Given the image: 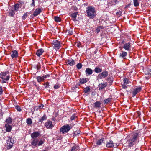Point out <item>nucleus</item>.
<instances>
[{"instance_id": "nucleus-1", "label": "nucleus", "mask_w": 151, "mask_h": 151, "mask_svg": "<svg viewBox=\"0 0 151 151\" xmlns=\"http://www.w3.org/2000/svg\"><path fill=\"white\" fill-rule=\"evenodd\" d=\"M140 136L139 133L134 132L128 135L126 139L129 147H132L137 142H138V138Z\"/></svg>"}, {"instance_id": "nucleus-2", "label": "nucleus", "mask_w": 151, "mask_h": 151, "mask_svg": "<svg viewBox=\"0 0 151 151\" xmlns=\"http://www.w3.org/2000/svg\"><path fill=\"white\" fill-rule=\"evenodd\" d=\"M87 16L93 19L96 16V12L95 9L92 6L88 7L86 10Z\"/></svg>"}, {"instance_id": "nucleus-3", "label": "nucleus", "mask_w": 151, "mask_h": 151, "mask_svg": "<svg viewBox=\"0 0 151 151\" xmlns=\"http://www.w3.org/2000/svg\"><path fill=\"white\" fill-rule=\"evenodd\" d=\"M8 72L6 71L4 72L1 73L0 74V78L2 80H0L1 83H3L7 82V81L10 78V76L8 74Z\"/></svg>"}, {"instance_id": "nucleus-4", "label": "nucleus", "mask_w": 151, "mask_h": 151, "mask_svg": "<svg viewBox=\"0 0 151 151\" xmlns=\"http://www.w3.org/2000/svg\"><path fill=\"white\" fill-rule=\"evenodd\" d=\"M14 143V138L13 137L9 136L7 137L6 140L7 148L8 149H11Z\"/></svg>"}, {"instance_id": "nucleus-5", "label": "nucleus", "mask_w": 151, "mask_h": 151, "mask_svg": "<svg viewBox=\"0 0 151 151\" xmlns=\"http://www.w3.org/2000/svg\"><path fill=\"white\" fill-rule=\"evenodd\" d=\"M72 128V127L70 126L69 124H66L60 128V131L63 134H65L69 131Z\"/></svg>"}, {"instance_id": "nucleus-6", "label": "nucleus", "mask_w": 151, "mask_h": 151, "mask_svg": "<svg viewBox=\"0 0 151 151\" xmlns=\"http://www.w3.org/2000/svg\"><path fill=\"white\" fill-rule=\"evenodd\" d=\"M53 48L56 50L59 49L61 47L60 42L58 40H54L52 43Z\"/></svg>"}, {"instance_id": "nucleus-7", "label": "nucleus", "mask_w": 151, "mask_h": 151, "mask_svg": "<svg viewBox=\"0 0 151 151\" xmlns=\"http://www.w3.org/2000/svg\"><path fill=\"white\" fill-rule=\"evenodd\" d=\"M108 75V72L106 71L103 72L99 74L98 78L99 79L104 78L106 77Z\"/></svg>"}, {"instance_id": "nucleus-8", "label": "nucleus", "mask_w": 151, "mask_h": 151, "mask_svg": "<svg viewBox=\"0 0 151 151\" xmlns=\"http://www.w3.org/2000/svg\"><path fill=\"white\" fill-rule=\"evenodd\" d=\"M131 44L128 42V43H125L123 46V48H124L125 50L130 51L131 50Z\"/></svg>"}, {"instance_id": "nucleus-9", "label": "nucleus", "mask_w": 151, "mask_h": 151, "mask_svg": "<svg viewBox=\"0 0 151 151\" xmlns=\"http://www.w3.org/2000/svg\"><path fill=\"white\" fill-rule=\"evenodd\" d=\"M123 83L122 85L123 88L126 89L127 87V84L130 83V81L127 78H124L123 80Z\"/></svg>"}, {"instance_id": "nucleus-10", "label": "nucleus", "mask_w": 151, "mask_h": 151, "mask_svg": "<svg viewBox=\"0 0 151 151\" xmlns=\"http://www.w3.org/2000/svg\"><path fill=\"white\" fill-rule=\"evenodd\" d=\"M38 142L39 141L37 139H32L31 143L32 147L34 146V147H35L38 145Z\"/></svg>"}, {"instance_id": "nucleus-11", "label": "nucleus", "mask_w": 151, "mask_h": 151, "mask_svg": "<svg viewBox=\"0 0 151 151\" xmlns=\"http://www.w3.org/2000/svg\"><path fill=\"white\" fill-rule=\"evenodd\" d=\"M66 64L70 66H73L75 65V61L72 59H70L66 60Z\"/></svg>"}, {"instance_id": "nucleus-12", "label": "nucleus", "mask_w": 151, "mask_h": 151, "mask_svg": "<svg viewBox=\"0 0 151 151\" xmlns=\"http://www.w3.org/2000/svg\"><path fill=\"white\" fill-rule=\"evenodd\" d=\"M141 87H139L135 88L133 92V96H135L141 90Z\"/></svg>"}, {"instance_id": "nucleus-13", "label": "nucleus", "mask_w": 151, "mask_h": 151, "mask_svg": "<svg viewBox=\"0 0 151 151\" xmlns=\"http://www.w3.org/2000/svg\"><path fill=\"white\" fill-rule=\"evenodd\" d=\"M45 126L48 128L51 129L53 127L52 122L50 121L47 122L45 124Z\"/></svg>"}, {"instance_id": "nucleus-14", "label": "nucleus", "mask_w": 151, "mask_h": 151, "mask_svg": "<svg viewBox=\"0 0 151 151\" xmlns=\"http://www.w3.org/2000/svg\"><path fill=\"white\" fill-rule=\"evenodd\" d=\"M11 54V56L12 58H16L18 55V53L16 50L12 51Z\"/></svg>"}, {"instance_id": "nucleus-15", "label": "nucleus", "mask_w": 151, "mask_h": 151, "mask_svg": "<svg viewBox=\"0 0 151 151\" xmlns=\"http://www.w3.org/2000/svg\"><path fill=\"white\" fill-rule=\"evenodd\" d=\"M40 134L39 132H35L32 133L31 136L32 139H35L38 137L39 136Z\"/></svg>"}, {"instance_id": "nucleus-16", "label": "nucleus", "mask_w": 151, "mask_h": 151, "mask_svg": "<svg viewBox=\"0 0 151 151\" xmlns=\"http://www.w3.org/2000/svg\"><path fill=\"white\" fill-rule=\"evenodd\" d=\"M107 85V84L106 83H104L99 84L98 86L99 90H101L104 88Z\"/></svg>"}, {"instance_id": "nucleus-17", "label": "nucleus", "mask_w": 151, "mask_h": 151, "mask_svg": "<svg viewBox=\"0 0 151 151\" xmlns=\"http://www.w3.org/2000/svg\"><path fill=\"white\" fill-rule=\"evenodd\" d=\"M42 9L41 8L36 9L33 13L34 16H37L40 13Z\"/></svg>"}, {"instance_id": "nucleus-18", "label": "nucleus", "mask_w": 151, "mask_h": 151, "mask_svg": "<svg viewBox=\"0 0 151 151\" xmlns=\"http://www.w3.org/2000/svg\"><path fill=\"white\" fill-rule=\"evenodd\" d=\"M127 52L122 51L120 53L119 56L120 57H122L123 58V59H125L126 57L127 56Z\"/></svg>"}, {"instance_id": "nucleus-19", "label": "nucleus", "mask_w": 151, "mask_h": 151, "mask_svg": "<svg viewBox=\"0 0 151 151\" xmlns=\"http://www.w3.org/2000/svg\"><path fill=\"white\" fill-rule=\"evenodd\" d=\"M44 52V50L42 49H40L37 51L36 52V54L38 56L40 57L42 55Z\"/></svg>"}, {"instance_id": "nucleus-20", "label": "nucleus", "mask_w": 151, "mask_h": 151, "mask_svg": "<svg viewBox=\"0 0 151 151\" xmlns=\"http://www.w3.org/2000/svg\"><path fill=\"white\" fill-rule=\"evenodd\" d=\"M88 79L86 78H81L80 79V83L81 84H83L87 81Z\"/></svg>"}, {"instance_id": "nucleus-21", "label": "nucleus", "mask_w": 151, "mask_h": 151, "mask_svg": "<svg viewBox=\"0 0 151 151\" xmlns=\"http://www.w3.org/2000/svg\"><path fill=\"white\" fill-rule=\"evenodd\" d=\"M106 146L107 147L111 148L114 147V144L112 141H110L106 144Z\"/></svg>"}, {"instance_id": "nucleus-22", "label": "nucleus", "mask_w": 151, "mask_h": 151, "mask_svg": "<svg viewBox=\"0 0 151 151\" xmlns=\"http://www.w3.org/2000/svg\"><path fill=\"white\" fill-rule=\"evenodd\" d=\"M104 140V138H102L100 139H99L96 142V144L98 145H100L102 144L103 141Z\"/></svg>"}, {"instance_id": "nucleus-23", "label": "nucleus", "mask_w": 151, "mask_h": 151, "mask_svg": "<svg viewBox=\"0 0 151 151\" xmlns=\"http://www.w3.org/2000/svg\"><path fill=\"white\" fill-rule=\"evenodd\" d=\"M36 79L38 83L43 82L44 81V79L42 76H37L36 77Z\"/></svg>"}, {"instance_id": "nucleus-24", "label": "nucleus", "mask_w": 151, "mask_h": 151, "mask_svg": "<svg viewBox=\"0 0 151 151\" xmlns=\"http://www.w3.org/2000/svg\"><path fill=\"white\" fill-rule=\"evenodd\" d=\"M5 127L6 128V130L7 132H10L12 129L11 126L8 124H6L5 125Z\"/></svg>"}, {"instance_id": "nucleus-25", "label": "nucleus", "mask_w": 151, "mask_h": 151, "mask_svg": "<svg viewBox=\"0 0 151 151\" xmlns=\"http://www.w3.org/2000/svg\"><path fill=\"white\" fill-rule=\"evenodd\" d=\"M86 73L88 75H91L92 74L93 71L92 69L90 68H87L85 71Z\"/></svg>"}, {"instance_id": "nucleus-26", "label": "nucleus", "mask_w": 151, "mask_h": 151, "mask_svg": "<svg viewBox=\"0 0 151 151\" xmlns=\"http://www.w3.org/2000/svg\"><path fill=\"white\" fill-rule=\"evenodd\" d=\"M78 13L77 12H75L71 14V16L73 18L72 19L73 21H75L76 20V17Z\"/></svg>"}, {"instance_id": "nucleus-27", "label": "nucleus", "mask_w": 151, "mask_h": 151, "mask_svg": "<svg viewBox=\"0 0 151 151\" xmlns=\"http://www.w3.org/2000/svg\"><path fill=\"white\" fill-rule=\"evenodd\" d=\"M140 0H133L134 5L135 7L138 6Z\"/></svg>"}, {"instance_id": "nucleus-28", "label": "nucleus", "mask_w": 151, "mask_h": 151, "mask_svg": "<svg viewBox=\"0 0 151 151\" xmlns=\"http://www.w3.org/2000/svg\"><path fill=\"white\" fill-rule=\"evenodd\" d=\"M145 73L147 75H151V68L150 69H147L145 71Z\"/></svg>"}, {"instance_id": "nucleus-29", "label": "nucleus", "mask_w": 151, "mask_h": 151, "mask_svg": "<svg viewBox=\"0 0 151 151\" xmlns=\"http://www.w3.org/2000/svg\"><path fill=\"white\" fill-rule=\"evenodd\" d=\"M104 29V27L102 26H100L97 27L96 30V32L98 33L101 32V30Z\"/></svg>"}, {"instance_id": "nucleus-30", "label": "nucleus", "mask_w": 151, "mask_h": 151, "mask_svg": "<svg viewBox=\"0 0 151 151\" xmlns=\"http://www.w3.org/2000/svg\"><path fill=\"white\" fill-rule=\"evenodd\" d=\"M101 103L99 101H97L94 103L95 107L99 108L101 106Z\"/></svg>"}, {"instance_id": "nucleus-31", "label": "nucleus", "mask_w": 151, "mask_h": 151, "mask_svg": "<svg viewBox=\"0 0 151 151\" xmlns=\"http://www.w3.org/2000/svg\"><path fill=\"white\" fill-rule=\"evenodd\" d=\"M47 119V117L45 115H44L42 117L40 118L39 121V122H42L43 121Z\"/></svg>"}, {"instance_id": "nucleus-32", "label": "nucleus", "mask_w": 151, "mask_h": 151, "mask_svg": "<svg viewBox=\"0 0 151 151\" xmlns=\"http://www.w3.org/2000/svg\"><path fill=\"white\" fill-rule=\"evenodd\" d=\"M6 122L7 123V124H11L12 122V119L10 117H8L6 119Z\"/></svg>"}, {"instance_id": "nucleus-33", "label": "nucleus", "mask_w": 151, "mask_h": 151, "mask_svg": "<svg viewBox=\"0 0 151 151\" xmlns=\"http://www.w3.org/2000/svg\"><path fill=\"white\" fill-rule=\"evenodd\" d=\"M102 71L101 69L100 68L98 67H96L94 69V71L96 73H99L101 72Z\"/></svg>"}, {"instance_id": "nucleus-34", "label": "nucleus", "mask_w": 151, "mask_h": 151, "mask_svg": "<svg viewBox=\"0 0 151 151\" xmlns=\"http://www.w3.org/2000/svg\"><path fill=\"white\" fill-rule=\"evenodd\" d=\"M78 148V146H73L72 147L70 151H77Z\"/></svg>"}, {"instance_id": "nucleus-35", "label": "nucleus", "mask_w": 151, "mask_h": 151, "mask_svg": "<svg viewBox=\"0 0 151 151\" xmlns=\"http://www.w3.org/2000/svg\"><path fill=\"white\" fill-rule=\"evenodd\" d=\"M54 20L56 22H60L61 21V19L59 17L55 16L54 17Z\"/></svg>"}, {"instance_id": "nucleus-36", "label": "nucleus", "mask_w": 151, "mask_h": 151, "mask_svg": "<svg viewBox=\"0 0 151 151\" xmlns=\"http://www.w3.org/2000/svg\"><path fill=\"white\" fill-rule=\"evenodd\" d=\"M19 4H15L14 6V9L15 11L18 10L19 7Z\"/></svg>"}, {"instance_id": "nucleus-37", "label": "nucleus", "mask_w": 151, "mask_h": 151, "mask_svg": "<svg viewBox=\"0 0 151 151\" xmlns=\"http://www.w3.org/2000/svg\"><path fill=\"white\" fill-rule=\"evenodd\" d=\"M67 33H68V35H72L73 33L72 29L71 28H70L67 31Z\"/></svg>"}, {"instance_id": "nucleus-38", "label": "nucleus", "mask_w": 151, "mask_h": 151, "mask_svg": "<svg viewBox=\"0 0 151 151\" xmlns=\"http://www.w3.org/2000/svg\"><path fill=\"white\" fill-rule=\"evenodd\" d=\"M44 142V140L43 139H41L40 140L39 142V143L38 144V146H40Z\"/></svg>"}, {"instance_id": "nucleus-39", "label": "nucleus", "mask_w": 151, "mask_h": 151, "mask_svg": "<svg viewBox=\"0 0 151 151\" xmlns=\"http://www.w3.org/2000/svg\"><path fill=\"white\" fill-rule=\"evenodd\" d=\"M26 123L29 124H30L32 123V121L30 118H28L26 120Z\"/></svg>"}, {"instance_id": "nucleus-40", "label": "nucleus", "mask_w": 151, "mask_h": 151, "mask_svg": "<svg viewBox=\"0 0 151 151\" xmlns=\"http://www.w3.org/2000/svg\"><path fill=\"white\" fill-rule=\"evenodd\" d=\"M90 90V88L88 87H86L84 90V92L86 93H88Z\"/></svg>"}, {"instance_id": "nucleus-41", "label": "nucleus", "mask_w": 151, "mask_h": 151, "mask_svg": "<svg viewBox=\"0 0 151 151\" xmlns=\"http://www.w3.org/2000/svg\"><path fill=\"white\" fill-rule=\"evenodd\" d=\"M82 64L80 63H78L76 65V67L78 69H80L82 68Z\"/></svg>"}, {"instance_id": "nucleus-42", "label": "nucleus", "mask_w": 151, "mask_h": 151, "mask_svg": "<svg viewBox=\"0 0 151 151\" xmlns=\"http://www.w3.org/2000/svg\"><path fill=\"white\" fill-rule=\"evenodd\" d=\"M111 101V99L110 98H108L104 100V103H108Z\"/></svg>"}, {"instance_id": "nucleus-43", "label": "nucleus", "mask_w": 151, "mask_h": 151, "mask_svg": "<svg viewBox=\"0 0 151 151\" xmlns=\"http://www.w3.org/2000/svg\"><path fill=\"white\" fill-rule=\"evenodd\" d=\"M15 108L18 111H21V109L20 107L18 106H16Z\"/></svg>"}, {"instance_id": "nucleus-44", "label": "nucleus", "mask_w": 151, "mask_h": 151, "mask_svg": "<svg viewBox=\"0 0 151 151\" xmlns=\"http://www.w3.org/2000/svg\"><path fill=\"white\" fill-rule=\"evenodd\" d=\"M76 117V116L74 114L70 118V119L71 121L74 120Z\"/></svg>"}, {"instance_id": "nucleus-45", "label": "nucleus", "mask_w": 151, "mask_h": 151, "mask_svg": "<svg viewBox=\"0 0 151 151\" xmlns=\"http://www.w3.org/2000/svg\"><path fill=\"white\" fill-rule=\"evenodd\" d=\"M3 92V90L2 88V86H0V95Z\"/></svg>"}, {"instance_id": "nucleus-46", "label": "nucleus", "mask_w": 151, "mask_h": 151, "mask_svg": "<svg viewBox=\"0 0 151 151\" xmlns=\"http://www.w3.org/2000/svg\"><path fill=\"white\" fill-rule=\"evenodd\" d=\"M59 88V86L57 84L55 85L54 86V88L55 89H58V88Z\"/></svg>"}, {"instance_id": "nucleus-47", "label": "nucleus", "mask_w": 151, "mask_h": 151, "mask_svg": "<svg viewBox=\"0 0 151 151\" xmlns=\"http://www.w3.org/2000/svg\"><path fill=\"white\" fill-rule=\"evenodd\" d=\"M50 75H47L44 76H42L44 79L45 80V79L47 77H49Z\"/></svg>"}, {"instance_id": "nucleus-48", "label": "nucleus", "mask_w": 151, "mask_h": 151, "mask_svg": "<svg viewBox=\"0 0 151 151\" xmlns=\"http://www.w3.org/2000/svg\"><path fill=\"white\" fill-rule=\"evenodd\" d=\"M14 12L13 11H12L11 12L9 13V15L11 16H12L14 15Z\"/></svg>"}, {"instance_id": "nucleus-49", "label": "nucleus", "mask_w": 151, "mask_h": 151, "mask_svg": "<svg viewBox=\"0 0 151 151\" xmlns=\"http://www.w3.org/2000/svg\"><path fill=\"white\" fill-rule=\"evenodd\" d=\"M32 3L31 4V6H35V1L34 0H32Z\"/></svg>"}, {"instance_id": "nucleus-50", "label": "nucleus", "mask_w": 151, "mask_h": 151, "mask_svg": "<svg viewBox=\"0 0 151 151\" xmlns=\"http://www.w3.org/2000/svg\"><path fill=\"white\" fill-rule=\"evenodd\" d=\"M80 133L79 132H75L74 133V135L76 136V135H77Z\"/></svg>"}, {"instance_id": "nucleus-51", "label": "nucleus", "mask_w": 151, "mask_h": 151, "mask_svg": "<svg viewBox=\"0 0 151 151\" xmlns=\"http://www.w3.org/2000/svg\"><path fill=\"white\" fill-rule=\"evenodd\" d=\"M46 86H45V87H48L49 86V83L48 82L46 83Z\"/></svg>"}, {"instance_id": "nucleus-52", "label": "nucleus", "mask_w": 151, "mask_h": 151, "mask_svg": "<svg viewBox=\"0 0 151 151\" xmlns=\"http://www.w3.org/2000/svg\"><path fill=\"white\" fill-rule=\"evenodd\" d=\"M118 0H113V1L115 3V4H116L118 2Z\"/></svg>"}, {"instance_id": "nucleus-53", "label": "nucleus", "mask_w": 151, "mask_h": 151, "mask_svg": "<svg viewBox=\"0 0 151 151\" xmlns=\"http://www.w3.org/2000/svg\"><path fill=\"white\" fill-rule=\"evenodd\" d=\"M43 107H44V105H43V104H42V105H41L40 106V108H42Z\"/></svg>"}, {"instance_id": "nucleus-54", "label": "nucleus", "mask_w": 151, "mask_h": 151, "mask_svg": "<svg viewBox=\"0 0 151 151\" xmlns=\"http://www.w3.org/2000/svg\"><path fill=\"white\" fill-rule=\"evenodd\" d=\"M80 45V42H78L77 46L78 47H79Z\"/></svg>"}, {"instance_id": "nucleus-55", "label": "nucleus", "mask_w": 151, "mask_h": 151, "mask_svg": "<svg viewBox=\"0 0 151 151\" xmlns=\"http://www.w3.org/2000/svg\"><path fill=\"white\" fill-rule=\"evenodd\" d=\"M25 15H24L23 16L22 18L23 19H25Z\"/></svg>"}, {"instance_id": "nucleus-56", "label": "nucleus", "mask_w": 151, "mask_h": 151, "mask_svg": "<svg viewBox=\"0 0 151 151\" xmlns=\"http://www.w3.org/2000/svg\"><path fill=\"white\" fill-rule=\"evenodd\" d=\"M43 151H47V150H43Z\"/></svg>"}, {"instance_id": "nucleus-57", "label": "nucleus", "mask_w": 151, "mask_h": 151, "mask_svg": "<svg viewBox=\"0 0 151 151\" xmlns=\"http://www.w3.org/2000/svg\"><path fill=\"white\" fill-rule=\"evenodd\" d=\"M150 109H151V106H150Z\"/></svg>"}, {"instance_id": "nucleus-58", "label": "nucleus", "mask_w": 151, "mask_h": 151, "mask_svg": "<svg viewBox=\"0 0 151 151\" xmlns=\"http://www.w3.org/2000/svg\"><path fill=\"white\" fill-rule=\"evenodd\" d=\"M78 1H79L80 0H78Z\"/></svg>"}]
</instances>
